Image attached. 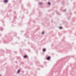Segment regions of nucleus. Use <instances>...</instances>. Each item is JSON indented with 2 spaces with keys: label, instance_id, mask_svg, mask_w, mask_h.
I'll use <instances>...</instances> for the list:
<instances>
[{
  "label": "nucleus",
  "instance_id": "obj_20",
  "mask_svg": "<svg viewBox=\"0 0 76 76\" xmlns=\"http://www.w3.org/2000/svg\"><path fill=\"white\" fill-rule=\"evenodd\" d=\"M23 6V5H22V6Z\"/></svg>",
  "mask_w": 76,
  "mask_h": 76
},
{
  "label": "nucleus",
  "instance_id": "obj_6",
  "mask_svg": "<svg viewBox=\"0 0 76 76\" xmlns=\"http://www.w3.org/2000/svg\"><path fill=\"white\" fill-rule=\"evenodd\" d=\"M39 4L40 5H42V4H43L42 3V2H39Z\"/></svg>",
  "mask_w": 76,
  "mask_h": 76
},
{
  "label": "nucleus",
  "instance_id": "obj_10",
  "mask_svg": "<svg viewBox=\"0 0 76 76\" xmlns=\"http://www.w3.org/2000/svg\"><path fill=\"white\" fill-rule=\"evenodd\" d=\"M14 35L15 37H16V33H15Z\"/></svg>",
  "mask_w": 76,
  "mask_h": 76
},
{
  "label": "nucleus",
  "instance_id": "obj_9",
  "mask_svg": "<svg viewBox=\"0 0 76 76\" xmlns=\"http://www.w3.org/2000/svg\"><path fill=\"white\" fill-rule=\"evenodd\" d=\"M48 5H51V3H50V2H48Z\"/></svg>",
  "mask_w": 76,
  "mask_h": 76
},
{
  "label": "nucleus",
  "instance_id": "obj_13",
  "mask_svg": "<svg viewBox=\"0 0 76 76\" xmlns=\"http://www.w3.org/2000/svg\"><path fill=\"white\" fill-rule=\"evenodd\" d=\"M14 19H16V16H15L14 17Z\"/></svg>",
  "mask_w": 76,
  "mask_h": 76
},
{
  "label": "nucleus",
  "instance_id": "obj_1",
  "mask_svg": "<svg viewBox=\"0 0 76 76\" xmlns=\"http://www.w3.org/2000/svg\"><path fill=\"white\" fill-rule=\"evenodd\" d=\"M50 59H51V57L50 56H48L46 58V60H50Z\"/></svg>",
  "mask_w": 76,
  "mask_h": 76
},
{
  "label": "nucleus",
  "instance_id": "obj_18",
  "mask_svg": "<svg viewBox=\"0 0 76 76\" xmlns=\"http://www.w3.org/2000/svg\"><path fill=\"white\" fill-rule=\"evenodd\" d=\"M14 13H15V14H16L15 12Z\"/></svg>",
  "mask_w": 76,
  "mask_h": 76
},
{
  "label": "nucleus",
  "instance_id": "obj_11",
  "mask_svg": "<svg viewBox=\"0 0 76 76\" xmlns=\"http://www.w3.org/2000/svg\"><path fill=\"white\" fill-rule=\"evenodd\" d=\"M59 29H62V27H61V26H60V27H59Z\"/></svg>",
  "mask_w": 76,
  "mask_h": 76
},
{
  "label": "nucleus",
  "instance_id": "obj_3",
  "mask_svg": "<svg viewBox=\"0 0 76 76\" xmlns=\"http://www.w3.org/2000/svg\"><path fill=\"white\" fill-rule=\"evenodd\" d=\"M23 57L24 58H27V57H28V56L25 55L23 56Z\"/></svg>",
  "mask_w": 76,
  "mask_h": 76
},
{
  "label": "nucleus",
  "instance_id": "obj_7",
  "mask_svg": "<svg viewBox=\"0 0 76 76\" xmlns=\"http://www.w3.org/2000/svg\"><path fill=\"white\" fill-rule=\"evenodd\" d=\"M4 44H8V43H7V42H6L5 41H4Z\"/></svg>",
  "mask_w": 76,
  "mask_h": 76
},
{
  "label": "nucleus",
  "instance_id": "obj_19",
  "mask_svg": "<svg viewBox=\"0 0 76 76\" xmlns=\"http://www.w3.org/2000/svg\"><path fill=\"white\" fill-rule=\"evenodd\" d=\"M0 76H1V75H0Z\"/></svg>",
  "mask_w": 76,
  "mask_h": 76
},
{
  "label": "nucleus",
  "instance_id": "obj_8",
  "mask_svg": "<svg viewBox=\"0 0 76 76\" xmlns=\"http://www.w3.org/2000/svg\"><path fill=\"white\" fill-rule=\"evenodd\" d=\"M3 29V28L1 27V28H0V30L1 31H2V30Z\"/></svg>",
  "mask_w": 76,
  "mask_h": 76
},
{
  "label": "nucleus",
  "instance_id": "obj_2",
  "mask_svg": "<svg viewBox=\"0 0 76 76\" xmlns=\"http://www.w3.org/2000/svg\"><path fill=\"white\" fill-rule=\"evenodd\" d=\"M42 51L43 52H45V51H46V49L43 48L42 50Z\"/></svg>",
  "mask_w": 76,
  "mask_h": 76
},
{
  "label": "nucleus",
  "instance_id": "obj_4",
  "mask_svg": "<svg viewBox=\"0 0 76 76\" xmlns=\"http://www.w3.org/2000/svg\"><path fill=\"white\" fill-rule=\"evenodd\" d=\"M4 2L5 3H7V2H8V0H4Z\"/></svg>",
  "mask_w": 76,
  "mask_h": 76
},
{
  "label": "nucleus",
  "instance_id": "obj_14",
  "mask_svg": "<svg viewBox=\"0 0 76 76\" xmlns=\"http://www.w3.org/2000/svg\"><path fill=\"white\" fill-rule=\"evenodd\" d=\"M63 12H66V10H63Z\"/></svg>",
  "mask_w": 76,
  "mask_h": 76
},
{
  "label": "nucleus",
  "instance_id": "obj_12",
  "mask_svg": "<svg viewBox=\"0 0 76 76\" xmlns=\"http://www.w3.org/2000/svg\"><path fill=\"white\" fill-rule=\"evenodd\" d=\"M42 35H43V34H44V31L42 32Z\"/></svg>",
  "mask_w": 76,
  "mask_h": 76
},
{
  "label": "nucleus",
  "instance_id": "obj_17",
  "mask_svg": "<svg viewBox=\"0 0 76 76\" xmlns=\"http://www.w3.org/2000/svg\"><path fill=\"white\" fill-rule=\"evenodd\" d=\"M43 67H43V66H42V68H43Z\"/></svg>",
  "mask_w": 76,
  "mask_h": 76
},
{
  "label": "nucleus",
  "instance_id": "obj_22",
  "mask_svg": "<svg viewBox=\"0 0 76 76\" xmlns=\"http://www.w3.org/2000/svg\"><path fill=\"white\" fill-rule=\"evenodd\" d=\"M21 8H22V7H21Z\"/></svg>",
  "mask_w": 76,
  "mask_h": 76
},
{
  "label": "nucleus",
  "instance_id": "obj_16",
  "mask_svg": "<svg viewBox=\"0 0 76 76\" xmlns=\"http://www.w3.org/2000/svg\"><path fill=\"white\" fill-rule=\"evenodd\" d=\"M62 4H64V3H63V2H62Z\"/></svg>",
  "mask_w": 76,
  "mask_h": 76
},
{
  "label": "nucleus",
  "instance_id": "obj_23",
  "mask_svg": "<svg viewBox=\"0 0 76 76\" xmlns=\"http://www.w3.org/2000/svg\"><path fill=\"white\" fill-rule=\"evenodd\" d=\"M17 38H18V37H17Z\"/></svg>",
  "mask_w": 76,
  "mask_h": 76
},
{
  "label": "nucleus",
  "instance_id": "obj_21",
  "mask_svg": "<svg viewBox=\"0 0 76 76\" xmlns=\"http://www.w3.org/2000/svg\"><path fill=\"white\" fill-rule=\"evenodd\" d=\"M12 22H13V21Z\"/></svg>",
  "mask_w": 76,
  "mask_h": 76
},
{
  "label": "nucleus",
  "instance_id": "obj_5",
  "mask_svg": "<svg viewBox=\"0 0 76 76\" xmlns=\"http://www.w3.org/2000/svg\"><path fill=\"white\" fill-rule=\"evenodd\" d=\"M20 69H18L17 72V73H20Z\"/></svg>",
  "mask_w": 76,
  "mask_h": 76
},
{
  "label": "nucleus",
  "instance_id": "obj_15",
  "mask_svg": "<svg viewBox=\"0 0 76 76\" xmlns=\"http://www.w3.org/2000/svg\"><path fill=\"white\" fill-rule=\"evenodd\" d=\"M56 13H57V15H58V12H57Z\"/></svg>",
  "mask_w": 76,
  "mask_h": 76
}]
</instances>
